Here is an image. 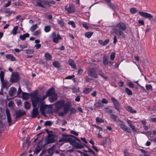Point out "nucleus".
I'll return each mask as SVG.
<instances>
[{
    "label": "nucleus",
    "mask_w": 156,
    "mask_h": 156,
    "mask_svg": "<svg viewBox=\"0 0 156 156\" xmlns=\"http://www.w3.org/2000/svg\"><path fill=\"white\" fill-rule=\"evenodd\" d=\"M53 105L54 107L53 110H52V108L51 105H41L40 108V111L41 114L45 116H46L45 113L49 114H52L53 112L58 113V101H57Z\"/></svg>",
    "instance_id": "obj_1"
},
{
    "label": "nucleus",
    "mask_w": 156,
    "mask_h": 156,
    "mask_svg": "<svg viewBox=\"0 0 156 156\" xmlns=\"http://www.w3.org/2000/svg\"><path fill=\"white\" fill-rule=\"evenodd\" d=\"M126 28V25L123 23H119L117 24L113 28V32L118 36L122 38L125 37L126 35L123 31Z\"/></svg>",
    "instance_id": "obj_2"
},
{
    "label": "nucleus",
    "mask_w": 156,
    "mask_h": 156,
    "mask_svg": "<svg viewBox=\"0 0 156 156\" xmlns=\"http://www.w3.org/2000/svg\"><path fill=\"white\" fill-rule=\"evenodd\" d=\"M71 135H68L66 134H62V137L59 139V142H71L73 141Z\"/></svg>",
    "instance_id": "obj_3"
},
{
    "label": "nucleus",
    "mask_w": 156,
    "mask_h": 156,
    "mask_svg": "<svg viewBox=\"0 0 156 156\" xmlns=\"http://www.w3.org/2000/svg\"><path fill=\"white\" fill-rule=\"evenodd\" d=\"M90 69L87 72L88 75L93 78H97L98 76L97 73V71H96V69Z\"/></svg>",
    "instance_id": "obj_4"
},
{
    "label": "nucleus",
    "mask_w": 156,
    "mask_h": 156,
    "mask_svg": "<svg viewBox=\"0 0 156 156\" xmlns=\"http://www.w3.org/2000/svg\"><path fill=\"white\" fill-rule=\"evenodd\" d=\"M119 122H120L121 123H118V126L123 130L124 131H126L129 133H130L131 132V130L130 129L126 126L125 125L123 124L122 123L123 122L122 121H121L120 120H119Z\"/></svg>",
    "instance_id": "obj_5"
},
{
    "label": "nucleus",
    "mask_w": 156,
    "mask_h": 156,
    "mask_svg": "<svg viewBox=\"0 0 156 156\" xmlns=\"http://www.w3.org/2000/svg\"><path fill=\"white\" fill-rule=\"evenodd\" d=\"M111 100L115 109L119 111L120 108V105L118 100L113 97L111 98Z\"/></svg>",
    "instance_id": "obj_6"
},
{
    "label": "nucleus",
    "mask_w": 156,
    "mask_h": 156,
    "mask_svg": "<svg viewBox=\"0 0 156 156\" xmlns=\"http://www.w3.org/2000/svg\"><path fill=\"white\" fill-rule=\"evenodd\" d=\"M53 142V141L51 139H49L47 140L45 143L43 144V141L41 140L39 142L37 146L39 147L42 148L44 147L46 145L51 143Z\"/></svg>",
    "instance_id": "obj_7"
},
{
    "label": "nucleus",
    "mask_w": 156,
    "mask_h": 156,
    "mask_svg": "<svg viewBox=\"0 0 156 156\" xmlns=\"http://www.w3.org/2000/svg\"><path fill=\"white\" fill-rule=\"evenodd\" d=\"M18 80V74L17 73H12L9 81L12 83L17 82Z\"/></svg>",
    "instance_id": "obj_8"
},
{
    "label": "nucleus",
    "mask_w": 156,
    "mask_h": 156,
    "mask_svg": "<svg viewBox=\"0 0 156 156\" xmlns=\"http://www.w3.org/2000/svg\"><path fill=\"white\" fill-rule=\"evenodd\" d=\"M39 100V98L38 97H34L31 99V102L33 107H36L37 105Z\"/></svg>",
    "instance_id": "obj_9"
},
{
    "label": "nucleus",
    "mask_w": 156,
    "mask_h": 156,
    "mask_svg": "<svg viewBox=\"0 0 156 156\" xmlns=\"http://www.w3.org/2000/svg\"><path fill=\"white\" fill-rule=\"evenodd\" d=\"M71 136L72 137V138L73 139V141L72 142H71L73 143H75V146L77 148H81L82 147V146L81 145H80V144H77L76 143L74 140H76L77 141L80 142V140L77 138L76 137L74 136L73 135H71Z\"/></svg>",
    "instance_id": "obj_10"
},
{
    "label": "nucleus",
    "mask_w": 156,
    "mask_h": 156,
    "mask_svg": "<svg viewBox=\"0 0 156 156\" xmlns=\"http://www.w3.org/2000/svg\"><path fill=\"white\" fill-rule=\"evenodd\" d=\"M33 108H34L31 113V115L32 117L35 118L39 115L38 110V108L37 107Z\"/></svg>",
    "instance_id": "obj_11"
},
{
    "label": "nucleus",
    "mask_w": 156,
    "mask_h": 156,
    "mask_svg": "<svg viewBox=\"0 0 156 156\" xmlns=\"http://www.w3.org/2000/svg\"><path fill=\"white\" fill-rule=\"evenodd\" d=\"M26 114L25 112L22 110H19L16 112V118L20 117L23 115Z\"/></svg>",
    "instance_id": "obj_12"
},
{
    "label": "nucleus",
    "mask_w": 156,
    "mask_h": 156,
    "mask_svg": "<svg viewBox=\"0 0 156 156\" xmlns=\"http://www.w3.org/2000/svg\"><path fill=\"white\" fill-rule=\"evenodd\" d=\"M1 83L2 87L6 89H8L11 84L8 81L6 80L2 81Z\"/></svg>",
    "instance_id": "obj_13"
},
{
    "label": "nucleus",
    "mask_w": 156,
    "mask_h": 156,
    "mask_svg": "<svg viewBox=\"0 0 156 156\" xmlns=\"http://www.w3.org/2000/svg\"><path fill=\"white\" fill-rule=\"evenodd\" d=\"M139 13L141 16L149 19H151L153 17L151 14L147 12H139Z\"/></svg>",
    "instance_id": "obj_14"
},
{
    "label": "nucleus",
    "mask_w": 156,
    "mask_h": 156,
    "mask_svg": "<svg viewBox=\"0 0 156 156\" xmlns=\"http://www.w3.org/2000/svg\"><path fill=\"white\" fill-rule=\"evenodd\" d=\"M16 93V90L14 87H12L9 91V94L10 96H14Z\"/></svg>",
    "instance_id": "obj_15"
},
{
    "label": "nucleus",
    "mask_w": 156,
    "mask_h": 156,
    "mask_svg": "<svg viewBox=\"0 0 156 156\" xmlns=\"http://www.w3.org/2000/svg\"><path fill=\"white\" fill-rule=\"evenodd\" d=\"M46 94L48 96H50L54 95V94H56L55 93V88L54 87H51L48 90Z\"/></svg>",
    "instance_id": "obj_16"
},
{
    "label": "nucleus",
    "mask_w": 156,
    "mask_h": 156,
    "mask_svg": "<svg viewBox=\"0 0 156 156\" xmlns=\"http://www.w3.org/2000/svg\"><path fill=\"white\" fill-rule=\"evenodd\" d=\"M5 111L7 117V121L9 123V126L11 125V123L12 122L11 117L9 110L8 109H6Z\"/></svg>",
    "instance_id": "obj_17"
},
{
    "label": "nucleus",
    "mask_w": 156,
    "mask_h": 156,
    "mask_svg": "<svg viewBox=\"0 0 156 156\" xmlns=\"http://www.w3.org/2000/svg\"><path fill=\"white\" fill-rule=\"evenodd\" d=\"M70 107L71 105L69 103H67L63 107V110L65 114H66L68 112Z\"/></svg>",
    "instance_id": "obj_18"
},
{
    "label": "nucleus",
    "mask_w": 156,
    "mask_h": 156,
    "mask_svg": "<svg viewBox=\"0 0 156 156\" xmlns=\"http://www.w3.org/2000/svg\"><path fill=\"white\" fill-rule=\"evenodd\" d=\"M52 36L53 38V41L55 43H57L58 41V34H56L55 32H53Z\"/></svg>",
    "instance_id": "obj_19"
},
{
    "label": "nucleus",
    "mask_w": 156,
    "mask_h": 156,
    "mask_svg": "<svg viewBox=\"0 0 156 156\" xmlns=\"http://www.w3.org/2000/svg\"><path fill=\"white\" fill-rule=\"evenodd\" d=\"M58 98V96L57 94H55L52 95L49 98V100L51 102H54L56 101Z\"/></svg>",
    "instance_id": "obj_20"
},
{
    "label": "nucleus",
    "mask_w": 156,
    "mask_h": 156,
    "mask_svg": "<svg viewBox=\"0 0 156 156\" xmlns=\"http://www.w3.org/2000/svg\"><path fill=\"white\" fill-rule=\"evenodd\" d=\"M66 9L69 13H73L75 11L74 6L72 5H70L68 8H66Z\"/></svg>",
    "instance_id": "obj_21"
},
{
    "label": "nucleus",
    "mask_w": 156,
    "mask_h": 156,
    "mask_svg": "<svg viewBox=\"0 0 156 156\" xmlns=\"http://www.w3.org/2000/svg\"><path fill=\"white\" fill-rule=\"evenodd\" d=\"M127 111L131 113H136V110H133L131 107L130 106H127L126 108Z\"/></svg>",
    "instance_id": "obj_22"
},
{
    "label": "nucleus",
    "mask_w": 156,
    "mask_h": 156,
    "mask_svg": "<svg viewBox=\"0 0 156 156\" xmlns=\"http://www.w3.org/2000/svg\"><path fill=\"white\" fill-rule=\"evenodd\" d=\"M6 58L9 59L10 60L14 61L16 60L15 57L12 55L8 54L7 55L5 56Z\"/></svg>",
    "instance_id": "obj_23"
},
{
    "label": "nucleus",
    "mask_w": 156,
    "mask_h": 156,
    "mask_svg": "<svg viewBox=\"0 0 156 156\" xmlns=\"http://www.w3.org/2000/svg\"><path fill=\"white\" fill-rule=\"evenodd\" d=\"M103 63L104 65H107L108 63V59L107 56L104 55L103 57Z\"/></svg>",
    "instance_id": "obj_24"
},
{
    "label": "nucleus",
    "mask_w": 156,
    "mask_h": 156,
    "mask_svg": "<svg viewBox=\"0 0 156 156\" xmlns=\"http://www.w3.org/2000/svg\"><path fill=\"white\" fill-rule=\"evenodd\" d=\"M68 63L69 65L71 66L72 68H74L76 67V65L74 62V61L72 59H69V60Z\"/></svg>",
    "instance_id": "obj_25"
},
{
    "label": "nucleus",
    "mask_w": 156,
    "mask_h": 156,
    "mask_svg": "<svg viewBox=\"0 0 156 156\" xmlns=\"http://www.w3.org/2000/svg\"><path fill=\"white\" fill-rule=\"evenodd\" d=\"M29 37V34L28 33H26L23 35H21L20 36V38L22 41L24 40L26 37Z\"/></svg>",
    "instance_id": "obj_26"
},
{
    "label": "nucleus",
    "mask_w": 156,
    "mask_h": 156,
    "mask_svg": "<svg viewBox=\"0 0 156 156\" xmlns=\"http://www.w3.org/2000/svg\"><path fill=\"white\" fill-rule=\"evenodd\" d=\"M24 108L27 110L29 109L30 107V104L27 101H25L24 102Z\"/></svg>",
    "instance_id": "obj_27"
},
{
    "label": "nucleus",
    "mask_w": 156,
    "mask_h": 156,
    "mask_svg": "<svg viewBox=\"0 0 156 156\" xmlns=\"http://www.w3.org/2000/svg\"><path fill=\"white\" fill-rule=\"evenodd\" d=\"M92 90V89L90 88H85L84 89L83 91V93L87 94H89Z\"/></svg>",
    "instance_id": "obj_28"
},
{
    "label": "nucleus",
    "mask_w": 156,
    "mask_h": 156,
    "mask_svg": "<svg viewBox=\"0 0 156 156\" xmlns=\"http://www.w3.org/2000/svg\"><path fill=\"white\" fill-rule=\"evenodd\" d=\"M102 106L103 105L102 104L101 102L99 101H97L94 104V106L95 108H98L100 107H102Z\"/></svg>",
    "instance_id": "obj_29"
},
{
    "label": "nucleus",
    "mask_w": 156,
    "mask_h": 156,
    "mask_svg": "<svg viewBox=\"0 0 156 156\" xmlns=\"http://www.w3.org/2000/svg\"><path fill=\"white\" fill-rule=\"evenodd\" d=\"M45 57L47 60H51L52 59V56L51 55L48 53H46L45 54Z\"/></svg>",
    "instance_id": "obj_30"
},
{
    "label": "nucleus",
    "mask_w": 156,
    "mask_h": 156,
    "mask_svg": "<svg viewBox=\"0 0 156 156\" xmlns=\"http://www.w3.org/2000/svg\"><path fill=\"white\" fill-rule=\"evenodd\" d=\"M38 27V25L37 23L33 25L30 28V30L32 32L34 31Z\"/></svg>",
    "instance_id": "obj_31"
},
{
    "label": "nucleus",
    "mask_w": 156,
    "mask_h": 156,
    "mask_svg": "<svg viewBox=\"0 0 156 156\" xmlns=\"http://www.w3.org/2000/svg\"><path fill=\"white\" fill-rule=\"evenodd\" d=\"M93 34V32L89 31L85 33V35L86 37H87L88 38H89Z\"/></svg>",
    "instance_id": "obj_32"
},
{
    "label": "nucleus",
    "mask_w": 156,
    "mask_h": 156,
    "mask_svg": "<svg viewBox=\"0 0 156 156\" xmlns=\"http://www.w3.org/2000/svg\"><path fill=\"white\" fill-rule=\"evenodd\" d=\"M110 117L113 122H115L116 120L117 116L115 115L112 114H110Z\"/></svg>",
    "instance_id": "obj_33"
},
{
    "label": "nucleus",
    "mask_w": 156,
    "mask_h": 156,
    "mask_svg": "<svg viewBox=\"0 0 156 156\" xmlns=\"http://www.w3.org/2000/svg\"><path fill=\"white\" fill-rule=\"evenodd\" d=\"M18 27H19L18 26H16L12 30L11 33L14 35H15L17 33V30H18Z\"/></svg>",
    "instance_id": "obj_34"
},
{
    "label": "nucleus",
    "mask_w": 156,
    "mask_h": 156,
    "mask_svg": "<svg viewBox=\"0 0 156 156\" xmlns=\"http://www.w3.org/2000/svg\"><path fill=\"white\" fill-rule=\"evenodd\" d=\"M125 91L127 94L129 95H131L133 93L132 91L128 88H125Z\"/></svg>",
    "instance_id": "obj_35"
},
{
    "label": "nucleus",
    "mask_w": 156,
    "mask_h": 156,
    "mask_svg": "<svg viewBox=\"0 0 156 156\" xmlns=\"http://www.w3.org/2000/svg\"><path fill=\"white\" fill-rule=\"evenodd\" d=\"M96 122L98 124H99L100 123H103L104 122L103 119H101L99 117L96 118Z\"/></svg>",
    "instance_id": "obj_36"
},
{
    "label": "nucleus",
    "mask_w": 156,
    "mask_h": 156,
    "mask_svg": "<svg viewBox=\"0 0 156 156\" xmlns=\"http://www.w3.org/2000/svg\"><path fill=\"white\" fill-rule=\"evenodd\" d=\"M4 72L3 71H1L0 73V79L1 82L4 80Z\"/></svg>",
    "instance_id": "obj_37"
},
{
    "label": "nucleus",
    "mask_w": 156,
    "mask_h": 156,
    "mask_svg": "<svg viewBox=\"0 0 156 156\" xmlns=\"http://www.w3.org/2000/svg\"><path fill=\"white\" fill-rule=\"evenodd\" d=\"M22 98L25 100H27L29 98V95L28 94L23 93L22 94Z\"/></svg>",
    "instance_id": "obj_38"
},
{
    "label": "nucleus",
    "mask_w": 156,
    "mask_h": 156,
    "mask_svg": "<svg viewBox=\"0 0 156 156\" xmlns=\"http://www.w3.org/2000/svg\"><path fill=\"white\" fill-rule=\"evenodd\" d=\"M123 153L124 156H132V154L128 152L127 150L126 149L124 150Z\"/></svg>",
    "instance_id": "obj_39"
},
{
    "label": "nucleus",
    "mask_w": 156,
    "mask_h": 156,
    "mask_svg": "<svg viewBox=\"0 0 156 156\" xmlns=\"http://www.w3.org/2000/svg\"><path fill=\"white\" fill-rule=\"evenodd\" d=\"M44 3L48 6H50L51 4L53 5L55 4V2L53 1H51L50 2L47 1L43 3V4Z\"/></svg>",
    "instance_id": "obj_40"
},
{
    "label": "nucleus",
    "mask_w": 156,
    "mask_h": 156,
    "mask_svg": "<svg viewBox=\"0 0 156 156\" xmlns=\"http://www.w3.org/2000/svg\"><path fill=\"white\" fill-rule=\"evenodd\" d=\"M107 5L109 7L111 8L113 10H114L116 8V6L113 4L111 3L108 4Z\"/></svg>",
    "instance_id": "obj_41"
},
{
    "label": "nucleus",
    "mask_w": 156,
    "mask_h": 156,
    "mask_svg": "<svg viewBox=\"0 0 156 156\" xmlns=\"http://www.w3.org/2000/svg\"><path fill=\"white\" fill-rule=\"evenodd\" d=\"M52 122L50 121H46L44 123V126H50L52 124Z\"/></svg>",
    "instance_id": "obj_42"
},
{
    "label": "nucleus",
    "mask_w": 156,
    "mask_h": 156,
    "mask_svg": "<svg viewBox=\"0 0 156 156\" xmlns=\"http://www.w3.org/2000/svg\"><path fill=\"white\" fill-rule=\"evenodd\" d=\"M68 24L71 25L72 27L73 28L76 27V24L75 23L72 21H69L68 22Z\"/></svg>",
    "instance_id": "obj_43"
},
{
    "label": "nucleus",
    "mask_w": 156,
    "mask_h": 156,
    "mask_svg": "<svg viewBox=\"0 0 156 156\" xmlns=\"http://www.w3.org/2000/svg\"><path fill=\"white\" fill-rule=\"evenodd\" d=\"M115 58V53L114 52H112L111 53V54L110 55V59L111 60H113Z\"/></svg>",
    "instance_id": "obj_44"
},
{
    "label": "nucleus",
    "mask_w": 156,
    "mask_h": 156,
    "mask_svg": "<svg viewBox=\"0 0 156 156\" xmlns=\"http://www.w3.org/2000/svg\"><path fill=\"white\" fill-rule=\"evenodd\" d=\"M25 52L27 54H32L34 53V51L33 50H26Z\"/></svg>",
    "instance_id": "obj_45"
},
{
    "label": "nucleus",
    "mask_w": 156,
    "mask_h": 156,
    "mask_svg": "<svg viewBox=\"0 0 156 156\" xmlns=\"http://www.w3.org/2000/svg\"><path fill=\"white\" fill-rule=\"evenodd\" d=\"M28 45V44L27 43L25 45H19V47L21 48V50H22L23 48H27V47Z\"/></svg>",
    "instance_id": "obj_46"
},
{
    "label": "nucleus",
    "mask_w": 156,
    "mask_h": 156,
    "mask_svg": "<svg viewBox=\"0 0 156 156\" xmlns=\"http://www.w3.org/2000/svg\"><path fill=\"white\" fill-rule=\"evenodd\" d=\"M137 10L136 8H131L130 10V11L131 13L134 14L136 12Z\"/></svg>",
    "instance_id": "obj_47"
},
{
    "label": "nucleus",
    "mask_w": 156,
    "mask_h": 156,
    "mask_svg": "<svg viewBox=\"0 0 156 156\" xmlns=\"http://www.w3.org/2000/svg\"><path fill=\"white\" fill-rule=\"evenodd\" d=\"M51 30V27L49 26H45L44 28V30L46 32H48Z\"/></svg>",
    "instance_id": "obj_48"
},
{
    "label": "nucleus",
    "mask_w": 156,
    "mask_h": 156,
    "mask_svg": "<svg viewBox=\"0 0 156 156\" xmlns=\"http://www.w3.org/2000/svg\"><path fill=\"white\" fill-rule=\"evenodd\" d=\"M88 152L91 153V155H93V156H96L95 153L90 148H88Z\"/></svg>",
    "instance_id": "obj_49"
},
{
    "label": "nucleus",
    "mask_w": 156,
    "mask_h": 156,
    "mask_svg": "<svg viewBox=\"0 0 156 156\" xmlns=\"http://www.w3.org/2000/svg\"><path fill=\"white\" fill-rule=\"evenodd\" d=\"M48 152L51 155H52L53 154V150L52 148V147L48 150Z\"/></svg>",
    "instance_id": "obj_50"
},
{
    "label": "nucleus",
    "mask_w": 156,
    "mask_h": 156,
    "mask_svg": "<svg viewBox=\"0 0 156 156\" xmlns=\"http://www.w3.org/2000/svg\"><path fill=\"white\" fill-rule=\"evenodd\" d=\"M59 24L62 27H65V24L63 20L59 21Z\"/></svg>",
    "instance_id": "obj_51"
},
{
    "label": "nucleus",
    "mask_w": 156,
    "mask_h": 156,
    "mask_svg": "<svg viewBox=\"0 0 156 156\" xmlns=\"http://www.w3.org/2000/svg\"><path fill=\"white\" fill-rule=\"evenodd\" d=\"M53 65L55 67H58V62L57 61H55L53 63Z\"/></svg>",
    "instance_id": "obj_52"
},
{
    "label": "nucleus",
    "mask_w": 156,
    "mask_h": 156,
    "mask_svg": "<svg viewBox=\"0 0 156 156\" xmlns=\"http://www.w3.org/2000/svg\"><path fill=\"white\" fill-rule=\"evenodd\" d=\"M106 112L110 114L112 112V110L109 109V108L107 107L105 108Z\"/></svg>",
    "instance_id": "obj_53"
},
{
    "label": "nucleus",
    "mask_w": 156,
    "mask_h": 156,
    "mask_svg": "<svg viewBox=\"0 0 156 156\" xmlns=\"http://www.w3.org/2000/svg\"><path fill=\"white\" fill-rule=\"evenodd\" d=\"M36 6H40L41 7L45 8V6L42 4L41 2V1H38L37 3Z\"/></svg>",
    "instance_id": "obj_54"
},
{
    "label": "nucleus",
    "mask_w": 156,
    "mask_h": 156,
    "mask_svg": "<svg viewBox=\"0 0 156 156\" xmlns=\"http://www.w3.org/2000/svg\"><path fill=\"white\" fill-rule=\"evenodd\" d=\"M41 33V30L39 29L36 30L34 32V35L35 36H37Z\"/></svg>",
    "instance_id": "obj_55"
},
{
    "label": "nucleus",
    "mask_w": 156,
    "mask_h": 156,
    "mask_svg": "<svg viewBox=\"0 0 156 156\" xmlns=\"http://www.w3.org/2000/svg\"><path fill=\"white\" fill-rule=\"evenodd\" d=\"M145 87L147 90H151L152 89V86L151 84H146L145 86Z\"/></svg>",
    "instance_id": "obj_56"
},
{
    "label": "nucleus",
    "mask_w": 156,
    "mask_h": 156,
    "mask_svg": "<svg viewBox=\"0 0 156 156\" xmlns=\"http://www.w3.org/2000/svg\"><path fill=\"white\" fill-rule=\"evenodd\" d=\"M69 110L71 114H74L76 112V110L73 108H72Z\"/></svg>",
    "instance_id": "obj_57"
},
{
    "label": "nucleus",
    "mask_w": 156,
    "mask_h": 156,
    "mask_svg": "<svg viewBox=\"0 0 156 156\" xmlns=\"http://www.w3.org/2000/svg\"><path fill=\"white\" fill-rule=\"evenodd\" d=\"M109 40L108 39H106L105 41H103V46H105L109 42Z\"/></svg>",
    "instance_id": "obj_58"
},
{
    "label": "nucleus",
    "mask_w": 156,
    "mask_h": 156,
    "mask_svg": "<svg viewBox=\"0 0 156 156\" xmlns=\"http://www.w3.org/2000/svg\"><path fill=\"white\" fill-rule=\"evenodd\" d=\"M109 140H110L109 139L107 138L105 140L103 141L102 142V144L103 145L105 144L107 142H108Z\"/></svg>",
    "instance_id": "obj_59"
},
{
    "label": "nucleus",
    "mask_w": 156,
    "mask_h": 156,
    "mask_svg": "<svg viewBox=\"0 0 156 156\" xmlns=\"http://www.w3.org/2000/svg\"><path fill=\"white\" fill-rule=\"evenodd\" d=\"M93 126L94 127L96 128L97 129H99V131H103V129L99 127V126H98L95 125H93Z\"/></svg>",
    "instance_id": "obj_60"
},
{
    "label": "nucleus",
    "mask_w": 156,
    "mask_h": 156,
    "mask_svg": "<svg viewBox=\"0 0 156 156\" xmlns=\"http://www.w3.org/2000/svg\"><path fill=\"white\" fill-rule=\"evenodd\" d=\"M130 127L133 132L136 131L137 129L136 128L135 126L133 125L131 126H130Z\"/></svg>",
    "instance_id": "obj_61"
},
{
    "label": "nucleus",
    "mask_w": 156,
    "mask_h": 156,
    "mask_svg": "<svg viewBox=\"0 0 156 156\" xmlns=\"http://www.w3.org/2000/svg\"><path fill=\"white\" fill-rule=\"evenodd\" d=\"M117 84L119 87H122L124 85V82L122 81H119L117 83Z\"/></svg>",
    "instance_id": "obj_62"
},
{
    "label": "nucleus",
    "mask_w": 156,
    "mask_h": 156,
    "mask_svg": "<svg viewBox=\"0 0 156 156\" xmlns=\"http://www.w3.org/2000/svg\"><path fill=\"white\" fill-rule=\"evenodd\" d=\"M127 123L129 124V126H131L132 125V122L130 120L128 119H127L126 120Z\"/></svg>",
    "instance_id": "obj_63"
},
{
    "label": "nucleus",
    "mask_w": 156,
    "mask_h": 156,
    "mask_svg": "<svg viewBox=\"0 0 156 156\" xmlns=\"http://www.w3.org/2000/svg\"><path fill=\"white\" fill-rule=\"evenodd\" d=\"M70 133L76 136H78V133L76 132V131L73 130H71L70 131Z\"/></svg>",
    "instance_id": "obj_64"
}]
</instances>
